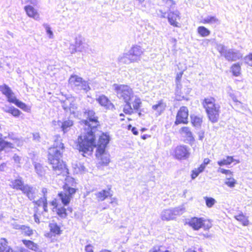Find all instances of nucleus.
Segmentation results:
<instances>
[{
  "instance_id": "nucleus-1",
  "label": "nucleus",
  "mask_w": 252,
  "mask_h": 252,
  "mask_svg": "<svg viewBox=\"0 0 252 252\" xmlns=\"http://www.w3.org/2000/svg\"><path fill=\"white\" fill-rule=\"evenodd\" d=\"M84 116L86 120L82 121L84 124V132L80 135L77 139L76 148L80 152H85L92 149L94 144V135L97 131V127L100 125L98 117L92 109H84Z\"/></svg>"
},
{
  "instance_id": "nucleus-2",
  "label": "nucleus",
  "mask_w": 252,
  "mask_h": 252,
  "mask_svg": "<svg viewBox=\"0 0 252 252\" xmlns=\"http://www.w3.org/2000/svg\"><path fill=\"white\" fill-rule=\"evenodd\" d=\"M61 140L57 138L54 140L52 147L48 149V159L57 175H60L66 170L65 164L62 159L64 147Z\"/></svg>"
},
{
  "instance_id": "nucleus-3",
  "label": "nucleus",
  "mask_w": 252,
  "mask_h": 252,
  "mask_svg": "<svg viewBox=\"0 0 252 252\" xmlns=\"http://www.w3.org/2000/svg\"><path fill=\"white\" fill-rule=\"evenodd\" d=\"M202 104L209 120L213 123H216L219 117L220 106L216 103L215 99L211 97L205 98Z\"/></svg>"
},
{
  "instance_id": "nucleus-4",
  "label": "nucleus",
  "mask_w": 252,
  "mask_h": 252,
  "mask_svg": "<svg viewBox=\"0 0 252 252\" xmlns=\"http://www.w3.org/2000/svg\"><path fill=\"white\" fill-rule=\"evenodd\" d=\"M112 88L117 97L124 101L131 100L133 96V91L128 85L114 84Z\"/></svg>"
},
{
  "instance_id": "nucleus-5",
  "label": "nucleus",
  "mask_w": 252,
  "mask_h": 252,
  "mask_svg": "<svg viewBox=\"0 0 252 252\" xmlns=\"http://www.w3.org/2000/svg\"><path fill=\"white\" fill-rule=\"evenodd\" d=\"M217 50L226 60L229 62L236 61L242 58V56L240 52L234 49H229L223 44H217Z\"/></svg>"
},
{
  "instance_id": "nucleus-6",
  "label": "nucleus",
  "mask_w": 252,
  "mask_h": 252,
  "mask_svg": "<svg viewBox=\"0 0 252 252\" xmlns=\"http://www.w3.org/2000/svg\"><path fill=\"white\" fill-rule=\"evenodd\" d=\"M68 82L69 85L74 90H84L87 92L91 89L89 83L77 75H71L69 78Z\"/></svg>"
},
{
  "instance_id": "nucleus-7",
  "label": "nucleus",
  "mask_w": 252,
  "mask_h": 252,
  "mask_svg": "<svg viewBox=\"0 0 252 252\" xmlns=\"http://www.w3.org/2000/svg\"><path fill=\"white\" fill-rule=\"evenodd\" d=\"M95 133H94V144L92 147V149L90 151H87L85 152H83V155L85 156L84 154H87L88 152L91 154L93 150V148L94 147H96L97 151H98V153L102 154L104 152H105V148L109 143L110 137L109 134L107 132H102L101 135L99 136V139L97 144L95 143Z\"/></svg>"
},
{
  "instance_id": "nucleus-8",
  "label": "nucleus",
  "mask_w": 252,
  "mask_h": 252,
  "mask_svg": "<svg viewBox=\"0 0 252 252\" xmlns=\"http://www.w3.org/2000/svg\"><path fill=\"white\" fill-rule=\"evenodd\" d=\"M69 49L71 54H74L77 51L89 53L90 50L89 45L85 42L84 37L80 35L76 37L75 44L71 45Z\"/></svg>"
},
{
  "instance_id": "nucleus-9",
  "label": "nucleus",
  "mask_w": 252,
  "mask_h": 252,
  "mask_svg": "<svg viewBox=\"0 0 252 252\" xmlns=\"http://www.w3.org/2000/svg\"><path fill=\"white\" fill-rule=\"evenodd\" d=\"M189 110L187 107L182 106L178 110L174 125L177 126L179 124H187L188 121Z\"/></svg>"
},
{
  "instance_id": "nucleus-10",
  "label": "nucleus",
  "mask_w": 252,
  "mask_h": 252,
  "mask_svg": "<svg viewBox=\"0 0 252 252\" xmlns=\"http://www.w3.org/2000/svg\"><path fill=\"white\" fill-rule=\"evenodd\" d=\"M190 149L186 145L177 146L174 149V155L178 159H186L190 155Z\"/></svg>"
},
{
  "instance_id": "nucleus-11",
  "label": "nucleus",
  "mask_w": 252,
  "mask_h": 252,
  "mask_svg": "<svg viewBox=\"0 0 252 252\" xmlns=\"http://www.w3.org/2000/svg\"><path fill=\"white\" fill-rule=\"evenodd\" d=\"M62 107L65 112L74 114L77 109V105L74 100L66 99L62 102Z\"/></svg>"
},
{
  "instance_id": "nucleus-12",
  "label": "nucleus",
  "mask_w": 252,
  "mask_h": 252,
  "mask_svg": "<svg viewBox=\"0 0 252 252\" xmlns=\"http://www.w3.org/2000/svg\"><path fill=\"white\" fill-rule=\"evenodd\" d=\"M127 53L132 60L137 62L140 60L141 56L143 53V49L140 46L135 45L132 46Z\"/></svg>"
},
{
  "instance_id": "nucleus-13",
  "label": "nucleus",
  "mask_w": 252,
  "mask_h": 252,
  "mask_svg": "<svg viewBox=\"0 0 252 252\" xmlns=\"http://www.w3.org/2000/svg\"><path fill=\"white\" fill-rule=\"evenodd\" d=\"M204 220L202 218L193 217L186 220V224L191 227L193 230H198L204 225Z\"/></svg>"
},
{
  "instance_id": "nucleus-14",
  "label": "nucleus",
  "mask_w": 252,
  "mask_h": 252,
  "mask_svg": "<svg viewBox=\"0 0 252 252\" xmlns=\"http://www.w3.org/2000/svg\"><path fill=\"white\" fill-rule=\"evenodd\" d=\"M37 191L38 190L35 187L28 184H26L22 192L23 194H25L30 200H33L36 197V194Z\"/></svg>"
},
{
  "instance_id": "nucleus-15",
  "label": "nucleus",
  "mask_w": 252,
  "mask_h": 252,
  "mask_svg": "<svg viewBox=\"0 0 252 252\" xmlns=\"http://www.w3.org/2000/svg\"><path fill=\"white\" fill-rule=\"evenodd\" d=\"M96 101L102 106L107 109H113L114 105L111 103L109 99L104 95H101L96 98Z\"/></svg>"
},
{
  "instance_id": "nucleus-16",
  "label": "nucleus",
  "mask_w": 252,
  "mask_h": 252,
  "mask_svg": "<svg viewBox=\"0 0 252 252\" xmlns=\"http://www.w3.org/2000/svg\"><path fill=\"white\" fill-rule=\"evenodd\" d=\"M25 185L26 184H24V182L22 177H18L17 179L11 181L9 185L11 188L22 191L23 189L25 188Z\"/></svg>"
},
{
  "instance_id": "nucleus-17",
  "label": "nucleus",
  "mask_w": 252,
  "mask_h": 252,
  "mask_svg": "<svg viewBox=\"0 0 252 252\" xmlns=\"http://www.w3.org/2000/svg\"><path fill=\"white\" fill-rule=\"evenodd\" d=\"M0 91L6 96L8 102H10L15 96L11 88L6 84L0 86Z\"/></svg>"
},
{
  "instance_id": "nucleus-18",
  "label": "nucleus",
  "mask_w": 252,
  "mask_h": 252,
  "mask_svg": "<svg viewBox=\"0 0 252 252\" xmlns=\"http://www.w3.org/2000/svg\"><path fill=\"white\" fill-rule=\"evenodd\" d=\"M189 93V91L187 90L186 92L182 90V85L178 84L176 86L175 90V99L178 101H181L186 99V95Z\"/></svg>"
},
{
  "instance_id": "nucleus-19",
  "label": "nucleus",
  "mask_w": 252,
  "mask_h": 252,
  "mask_svg": "<svg viewBox=\"0 0 252 252\" xmlns=\"http://www.w3.org/2000/svg\"><path fill=\"white\" fill-rule=\"evenodd\" d=\"M179 12L176 11L175 12H170L167 15V18L170 24L174 27H178V23L176 22L178 18L179 17Z\"/></svg>"
},
{
  "instance_id": "nucleus-20",
  "label": "nucleus",
  "mask_w": 252,
  "mask_h": 252,
  "mask_svg": "<svg viewBox=\"0 0 252 252\" xmlns=\"http://www.w3.org/2000/svg\"><path fill=\"white\" fill-rule=\"evenodd\" d=\"M95 195L98 201H102L108 197L111 196L112 195L110 193V189H102L98 191L95 193Z\"/></svg>"
},
{
  "instance_id": "nucleus-21",
  "label": "nucleus",
  "mask_w": 252,
  "mask_h": 252,
  "mask_svg": "<svg viewBox=\"0 0 252 252\" xmlns=\"http://www.w3.org/2000/svg\"><path fill=\"white\" fill-rule=\"evenodd\" d=\"M181 133L184 134L187 141L189 142H192L194 141V138L193 136V134L190 130V128L187 126H184L180 130Z\"/></svg>"
},
{
  "instance_id": "nucleus-22",
  "label": "nucleus",
  "mask_w": 252,
  "mask_h": 252,
  "mask_svg": "<svg viewBox=\"0 0 252 252\" xmlns=\"http://www.w3.org/2000/svg\"><path fill=\"white\" fill-rule=\"evenodd\" d=\"M25 10L27 14L30 17H32L35 20L39 18V14L36 10L31 5H27L25 6Z\"/></svg>"
},
{
  "instance_id": "nucleus-23",
  "label": "nucleus",
  "mask_w": 252,
  "mask_h": 252,
  "mask_svg": "<svg viewBox=\"0 0 252 252\" xmlns=\"http://www.w3.org/2000/svg\"><path fill=\"white\" fill-rule=\"evenodd\" d=\"M50 232L52 233L54 236L56 235H60L62 230L61 227L54 220L52 221L49 224Z\"/></svg>"
},
{
  "instance_id": "nucleus-24",
  "label": "nucleus",
  "mask_w": 252,
  "mask_h": 252,
  "mask_svg": "<svg viewBox=\"0 0 252 252\" xmlns=\"http://www.w3.org/2000/svg\"><path fill=\"white\" fill-rule=\"evenodd\" d=\"M96 156L98 158H100L102 165H107L110 162L109 155L106 154L105 152L100 154L99 153H98V151H96Z\"/></svg>"
},
{
  "instance_id": "nucleus-25",
  "label": "nucleus",
  "mask_w": 252,
  "mask_h": 252,
  "mask_svg": "<svg viewBox=\"0 0 252 252\" xmlns=\"http://www.w3.org/2000/svg\"><path fill=\"white\" fill-rule=\"evenodd\" d=\"M61 128L64 133L66 132L69 130L70 127L73 125V122L69 119L64 120L63 122H61Z\"/></svg>"
},
{
  "instance_id": "nucleus-26",
  "label": "nucleus",
  "mask_w": 252,
  "mask_h": 252,
  "mask_svg": "<svg viewBox=\"0 0 252 252\" xmlns=\"http://www.w3.org/2000/svg\"><path fill=\"white\" fill-rule=\"evenodd\" d=\"M161 218L163 220H169L174 219L171 209H166L162 212Z\"/></svg>"
},
{
  "instance_id": "nucleus-27",
  "label": "nucleus",
  "mask_w": 252,
  "mask_h": 252,
  "mask_svg": "<svg viewBox=\"0 0 252 252\" xmlns=\"http://www.w3.org/2000/svg\"><path fill=\"white\" fill-rule=\"evenodd\" d=\"M119 61L121 63L126 64L135 62L134 60H132V58L128 53H125L122 56L120 57L119 58Z\"/></svg>"
},
{
  "instance_id": "nucleus-28",
  "label": "nucleus",
  "mask_w": 252,
  "mask_h": 252,
  "mask_svg": "<svg viewBox=\"0 0 252 252\" xmlns=\"http://www.w3.org/2000/svg\"><path fill=\"white\" fill-rule=\"evenodd\" d=\"M34 167L36 173L39 176L42 177L45 175L46 166L43 167L40 163L35 162Z\"/></svg>"
},
{
  "instance_id": "nucleus-29",
  "label": "nucleus",
  "mask_w": 252,
  "mask_h": 252,
  "mask_svg": "<svg viewBox=\"0 0 252 252\" xmlns=\"http://www.w3.org/2000/svg\"><path fill=\"white\" fill-rule=\"evenodd\" d=\"M9 102L14 104L24 111H27L28 110V106L25 103L18 99L15 96Z\"/></svg>"
},
{
  "instance_id": "nucleus-30",
  "label": "nucleus",
  "mask_w": 252,
  "mask_h": 252,
  "mask_svg": "<svg viewBox=\"0 0 252 252\" xmlns=\"http://www.w3.org/2000/svg\"><path fill=\"white\" fill-rule=\"evenodd\" d=\"M165 107L166 104L161 100L158 101L157 104L153 105L152 109L160 115L165 110Z\"/></svg>"
},
{
  "instance_id": "nucleus-31",
  "label": "nucleus",
  "mask_w": 252,
  "mask_h": 252,
  "mask_svg": "<svg viewBox=\"0 0 252 252\" xmlns=\"http://www.w3.org/2000/svg\"><path fill=\"white\" fill-rule=\"evenodd\" d=\"M190 118L191 122L194 127L199 128L201 126L202 123V119L201 117L196 115H191Z\"/></svg>"
},
{
  "instance_id": "nucleus-32",
  "label": "nucleus",
  "mask_w": 252,
  "mask_h": 252,
  "mask_svg": "<svg viewBox=\"0 0 252 252\" xmlns=\"http://www.w3.org/2000/svg\"><path fill=\"white\" fill-rule=\"evenodd\" d=\"M23 244L29 249L35 252H37L39 250L38 245L31 240H23Z\"/></svg>"
},
{
  "instance_id": "nucleus-33",
  "label": "nucleus",
  "mask_w": 252,
  "mask_h": 252,
  "mask_svg": "<svg viewBox=\"0 0 252 252\" xmlns=\"http://www.w3.org/2000/svg\"><path fill=\"white\" fill-rule=\"evenodd\" d=\"M58 196L61 200L62 203L64 206L67 205L69 203L70 200L72 198L64 192H61L59 193Z\"/></svg>"
},
{
  "instance_id": "nucleus-34",
  "label": "nucleus",
  "mask_w": 252,
  "mask_h": 252,
  "mask_svg": "<svg viewBox=\"0 0 252 252\" xmlns=\"http://www.w3.org/2000/svg\"><path fill=\"white\" fill-rule=\"evenodd\" d=\"M235 159L233 158L232 156H227L226 158H223L220 160H219L217 162L218 164L222 166L223 165H230L231 163H232Z\"/></svg>"
},
{
  "instance_id": "nucleus-35",
  "label": "nucleus",
  "mask_w": 252,
  "mask_h": 252,
  "mask_svg": "<svg viewBox=\"0 0 252 252\" xmlns=\"http://www.w3.org/2000/svg\"><path fill=\"white\" fill-rule=\"evenodd\" d=\"M1 136L2 135L0 134V152L2 151L5 148H14V145L12 143L1 139Z\"/></svg>"
},
{
  "instance_id": "nucleus-36",
  "label": "nucleus",
  "mask_w": 252,
  "mask_h": 252,
  "mask_svg": "<svg viewBox=\"0 0 252 252\" xmlns=\"http://www.w3.org/2000/svg\"><path fill=\"white\" fill-rule=\"evenodd\" d=\"M171 210L174 219L176 218V216L182 215L185 211V208L183 205L171 209Z\"/></svg>"
},
{
  "instance_id": "nucleus-37",
  "label": "nucleus",
  "mask_w": 252,
  "mask_h": 252,
  "mask_svg": "<svg viewBox=\"0 0 252 252\" xmlns=\"http://www.w3.org/2000/svg\"><path fill=\"white\" fill-rule=\"evenodd\" d=\"M130 101V100L125 101L126 104L124 106L123 111L126 114L130 115L133 113V109L131 107Z\"/></svg>"
},
{
  "instance_id": "nucleus-38",
  "label": "nucleus",
  "mask_w": 252,
  "mask_h": 252,
  "mask_svg": "<svg viewBox=\"0 0 252 252\" xmlns=\"http://www.w3.org/2000/svg\"><path fill=\"white\" fill-rule=\"evenodd\" d=\"M198 33L202 37H206L210 35V31L204 26H200L197 28Z\"/></svg>"
},
{
  "instance_id": "nucleus-39",
  "label": "nucleus",
  "mask_w": 252,
  "mask_h": 252,
  "mask_svg": "<svg viewBox=\"0 0 252 252\" xmlns=\"http://www.w3.org/2000/svg\"><path fill=\"white\" fill-rule=\"evenodd\" d=\"M205 169V165L203 164H201L200 166L197 168V169H195L194 170H193L192 171L191 174V178L192 179H194L196 178L198 175L202 172Z\"/></svg>"
},
{
  "instance_id": "nucleus-40",
  "label": "nucleus",
  "mask_w": 252,
  "mask_h": 252,
  "mask_svg": "<svg viewBox=\"0 0 252 252\" xmlns=\"http://www.w3.org/2000/svg\"><path fill=\"white\" fill-rule=\"evenodd\" d=\"M218 19L215 16H208L203 19V23L213 24L217 23Z\"/></svg>"
},
{
  "instance_id": "nucleus-41",
  "label": "nucleus",
  "mask_w": 252,
  "mask_h": 252,
  "mask_svg": "<svg viewBox=\"0 0 252 252\" xmlns=\"http://www.w3.org/2000/svg\"><path fill=\"white\" fill-rule=\"evenodd\" d=\"M142 102L141 101V99L136 96L134 101L132 103L133 105V109L136 112H138L141 106Z\"/></svg>"
},
{
  "instance_id": "nucleus-42",
  "label": "nucleus",
  "mask_w": 252,
  "mask_h": 252,
  "mask_svg": "<svg viewBox=\"0 0 252 252\" xmlns=\"http://www.w3.org/2000/svg\"><path fill=\"white\" fill-rule=\"evenodd\" d=\"M57 214L60 218L62 219L65 218L67 216L66 209L63 207L57 208Z\"/></svg>"
},
{
  "instance_id": "nucleus-43",
  "label": "nucleus",
  "mask_w": 252,
  "mask_h": 252,
  "mask_svg": "<svg viewBox=\"0 0 252 252\" xmlns=\"http://www.w3.org/2000/svg\"><path fill=\"white\" fill-rule=\"evenodd\" d=\"M20 229L22 230V233L25 235L27 236H31L33 234V230L30 228V227L22 225L21 227H20Z\"/></svg>"
},
{
  "instance_id": "nucleus-44",
  "label": "nucleus",
  "mask_w": 252,
  "mask_h": 252,
  "mask_svg": "<svg viewBox=\"0 0 252 252\" xmlns=\"http://www.w3.org/2000/svg\"><path fill=\"white\" fill-rule=\"evenodd\" d=\"M231 70L234 76H239L241 70V66L240 64L238 63L234 64L231 67Z\"/></svg>"
},
{
  "instance_id": "nucleus-45",
  "label": "nucleus",
  "mask_w": 252,
  "mask_h": 252,
  "mask_svg": "<svg viewBox=\"0 0 252 252\" xmlns=\"http://www.w3.org/2000/svg\"><path fill=\"white\" fill-rule=\"evenodd\" d=\"M148 252H171L167 250H164V247L162 246H155L151 249Z\"/></svg>"
},
{
  "instance_id": "nucleus-46",
  "label": "nucleus",
  "mask_w": 252,
  "mask_h": 252,
  "mask_svg": "<svg viewBox=\"0 0 252 252\" xmlns=\"http://www.w3.org/2000/svg\"><path fill=\"white\" fill-rule=\"evenodd\" d=\"M235 218L237 220L241 221L244 226H246L248 224V220L246 219L245 216L243 214L235 216Z\"/></svg>"
},
{
  "instance_id": "nucleus-47",
  "label": "nucleus",
  "mask_w": 252,
  "mask_h": 252,
  "mask_svg": "<svg viewBox=\"0 0 252 252\" xmlns=\"http://www.w3.org/2000/svg\"><path fill=\"white\" fill-rule=\"evenodd\" d=\"M204 199L206 206L209 208H211L216 202V200L212 197L206 196L204 197Z\"/></svg>"
},
{
  "instance_id": "nucleus-48",
  "label": "nucleus",
  "mask_w": 252,
  "mask_h": 252,
  "mask_svg": "<svg viewBox=\"0 0 252 252\" xmlns=\"http://www.w3.org/2000/svg\"><path fill=\"white\" fill-rule=\"evenodd\" d=\"M76 189L70 187L65 186L64 193H66L71 198L73 197V194L76 192Z\"/></svg>"
},
{
  "instance_id": "nucleus-49",
  "label": "nucleus",
  "mask_w": 252,
  "mask_h": 252,
  "mask_svg": "<svg viewBox=\"0 0 252 252\" xmlns=\"http://www.w3.org/2000/svg\"><path fill=\"white\" fill-rule=\"evenodd\" d=\"M236 183V180L231 177L227 178L226 181L225 182V184L230 188L234 187Z\"/></svg>"
},
{
  "instance_id": "nucleus-50",
  "label": "nucleus",
  "mask_w": 252,
  "mask_h": 252,
  "mask_svg": "<svg viewBox=\"0 0 252 252\" xmlns=\"http://www.w3.org/2000/svg\"><path fill=\"white\" fill-rule=\"evenodd\" d=\"M7 243L6 240L4 238L0 240V252H4L6 249L9 247L7 246Z\"/></svg>"
},
{
  "instance_id": "nucleus-51",
  "label": "nucleus",
  "mask_w": 252,
  "mask_h": 252,
  "mask_svg": "<svg viewBox=\"0 0 252 252\" xmlns=\"http://www.w3.org/2000/svg\"><path fill=\"white\" fill-rule=\"evenodd\" d=\"M43 26L45 28L47 34L49 35V37L50 38H52L53 36V33L50 26L47 24H44Z\"/></svg>"
},
{
  "instance_id": "nucleus-52",
  "label": "nucleus",
  "mask_w": 252,
  "mask_h": 252,
  "mask_svg": "<svg viewBox=\"0 0 252 252\" xmlns=\"http://www.w3.org/2000/svg\"><path fill=\"white\" fill-rule=\"evenodd\" d=\"M22 112L17 108L12 107V109L11 112V114L15 117H19Z\"/></svg>"
},
{
  "instance_id": "nucleus-53",
  "label": "nucleus",
  "mask_w": 252,
  "mask_h": 252,
  "mask_svg": "<svg viewBox=\"0 0 252 252\" xmlns=\"http://www.w3.org/2000/svg\"><path fill=\"white\" fill-rule=\"evenodd\" d=\"M244 60L246 63L248 64L250 66H252V53L246 56Z\"/></svg>"
},
{
  "instance_id": "nucleus-54",
  "label": "nucleus",
  "mask_w": 252,
  "mask_h": 252,
  "mask_svg": "<svg viewBox=\"0 0 252 252\" xmlns=\"http://www.w3.org/2000/svg\"><path fill=\"white\" fill-rule=\"evenodd\" d=\"M32 139L35 142H39L40 141L39 133L38 132L32 133Z\"/></svg>"
},
{
  "instance_id": "nucleus-55",
  "label": "nucleus",
  "mask_w": 252,
  "mask_h": 252,
  "mask_svg": "<svg viewBox=\"0 0 252 252\" xmlns=\"http://www.w3.org/2000/svg\"><path fill=\"white\" fill-rule=\"evenodd\" d=\"M229 96L233 100L234 103H236L237 105L238 104L242 106V103L238 100V99L236 98V96L234 94L230 93L229 94Z\"/></svg>"
},
{
  "instance_id": "nucleus-56",
  "label": "nucleus",
  "mask_w": 252,
  "mask_h": 252,
  "mask_svg": "<svg viewBox=\"0 0 252 252\" xmlns=\"http://www.w3.org/2000/svg\"><path fill=\"white\" fill-rule=\"evenodd\" d=\"M218 171L219 172H220L222 174H226V175H228V174L232 175V172L230 170H227V169H223V168H222L220 167L218 169Z\"/></svg>"
},
{
  "instance_id": "nucleus-57",
  "label": "nucleus",
  "mask_w": 252,
  "mask_h": 252,
  "mask_svg": "<svg viewBox=\"0 0 252 252\" xmlns=\"http://www.w3.org/2000/svg\"><path fill=\"white\" fill-rule=\"evenodd\" d=\"M33 203L37 206H41L43 205V203H44V200L43 199V198L41 197L38 200L33 201Z\"/></svg>"
},
{
  "instance_id": "nucleus-58",
  "label": "nucleus",
  "mask_w": 252,
  "mask_h": 252,
  "mask_svg": "<svg viewBox=\"0 0 252 252\" xmlns=\"http://www.w3.org/2000/svg\"><path fill=\"white\" fill-rule=\"evenodd\" d=\"M41 192L43 194V197L44 200H47V193L48 189L45 188H43L41 190Z\"/></svg>"
},
{
  "instance_id": "nucleus-59",
  "label": "nucleus",
  "mask_w": 252,
  "mask_h": 252,
  "mask_svg": "<svg viewBox=\"0 0 252 252\" xmlns=\"http://www.w3.org/2000/svg\"><path fill=\"white\" fill-rule=\"evenodd\" d=\"M12 158L16 163H18V164L20 163L21 158L19 156H18L17 154H14Z\"/></svg>"
},
{
  "instance_id": "nucleus-60",
  "label": "nucleus",
  "mask_w": 252,
  "mask_h": 252,
  "mask_svg": "<svg viewBox=\"0 0 252 252\" xmlns=\"http://www.w3.org/2000/svg\"><path fill=\"white\" fill-rule=\"evenodd\" d=\"M182 73H180L177 74L176 77V86H178V84H181V79L182 76Z\"/></svg>"
},
{
  "instance_id": "nucleus-61",
  "label": "nucleus",
  "mask_w": 252,
  "mask_h": 252,
  "mask_svg": "<svg viewBox=\"0 0 252 252\" xmlns=\"http://www.w3.org/2000/svg\"><path fill=\"white\" fill-rule=\"evenodd\" d=\"M93 247L91 244L86 246L85 250L86 252H94Z\"/></svg>"
},
{
  "instance_id": "nucleus-62",
  "label": "nucleus",
  "mask_w": 252,
  "mask_h": 252,
  "mask_svg": "<svg viewBox=\"0 0 252 252\" xmlns=\"http://www.w3.org/2000/svg\"><path fill=\"white\" fill-rule=\"evenodd\" d=\"M22 1L25 3L30 2L31 4L33 5H36L37 3V0H22Z\"/></svg>"
},
{
  "instance_id": "nucleus-63",
  "label": "nucleus",
  "mask_w": 252,
  "mask_h": 252,
  "mask_svg": "<svg viewBox=\"0 0 252 252\" xmlns=\"http://www.w3.org/2000/svg\"><path fill=\"white\" fill-rule=\"evenodd\" d=\"M198 138L200 140H202L204 137V132L200 130L198 132Z\"/></svg>"
},
{
  "instance_id": "nucleus-64",
  "label": "nucleus",
  "mask_w": 252,
  "mask_h": 252,
  "mask_svg": "<svg viewBox=\"0 0 252 252\" xmlns=\"http://www.w3.org/2000/svg\"><path fill=\"white\" fill-rule=\"evenodd\" d=\"M128 127H131V131L134 135H136L138 134V131L136 127H132L131 126H129Z\"/></svg>"
}]
</instances>
